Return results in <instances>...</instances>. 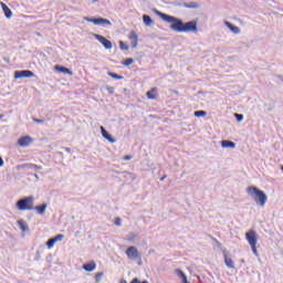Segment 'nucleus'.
<instances>
[{"label": "nucleus", "mask_w": 283, "mask_h": 283, "mask_svg": "<svg viewBox=\"0 0 283 283\" xmlns=\"http://www.w3.org/2000/svg\"><path fill=\"white\" fill-rule=\"evenodd\" d=\"M154 12L155 14H157V17H160V19L166 23H171L170 30H172L174 32H182V28L185 27V22L182 21V19L176 18L167 13H163L158 9H154Z\"/></svg>", "instance_id": "f257e3e1"}, {"label": "nucleus", "mask_w": 283, "mask_h": 283, "mask_svg": "<svg viewBox=\"0 0 283 283\" xmlns=\"http://www.w3.org/2000/svg\"><path fill=\"white\" fill-rule=\"evenodd\" d=\"M247 193L248 196H251V198L259 207H264L266 205V201L269 200V197L266 196L264 190H261L255 186L248 187Z\"/></svg>", "instance_id": "f03ea898"}, {"label": "nucleus", "mask_w": 283, "mask_h": 283, "mask_svg": "<svg viewBox=\"0 0 283 283\" xmlns=\"http://www.w3.org/2000/svg\"><path fill=\"white\" fill-rule=\"evenodd\" d=\"M18 211H34V196L24 197L15 202Z\"/></svg>", "instance_id": "7ed1b4c3"}, {"label": "nucleus", "mask_w": 283, "mask_h": 283, "mask_svg": "<svg viewBox=\"0 0 283 283\" xmlns=\"http://www.w3.org/2000/svg\"><path fill=\"white\" fill-rule=\"evenodd\" d=\"M125 253H126L128 260L136 261V260H140V258H142V254L138 252V248L134 247V245L128 247L126 249Z\"/></svg>", "instance_id": "20e7f679"}, {"label": "nucleus", "mask_w": 283, "mask_h": 283, "mask_svg": "<svg viewBox=\"0 0 283 283\" xmlns=\"http://www.w3.org/2000/svg\"><path fill=\"white\" fill-rule=\"evenodd\" d=\"M88 23H94V25H112V21L105 18H84Z\"/></svg>", "instance_id": "39448f33"}, {"label": "nucleus", "mask_w": 283, "mask_h": 283, "mask_svg": "<svg viewBox=\"0 0 283 283\" xmlns=\"http://www.w3.org/2000/svg\"><path fill=\"white\" fill-rule=\"evenodd\" d=\"M182 32H198V21L184 22Z\"/></svg>", "instance_id": "423d86ee"}, {"label": "nucleus", "mask_w": 283, "mask_h": 283, "mask_svg": "<svg viewBox=\"0 0 283 283\" xmlns=\"http://www.w3.org/2000/svg\"><path fill=\"white\" fill-rule=\"evenodd\" d=\"M94 36L96 41H98L99 43H102V45H104L105 50H112V48H114V45L112 44V41L107 40V38L101 34H95Z\"/></svg>", "instance_id": "0eeeda50"}, {"label": "nucleus", "mask_w": 283, "mask_h": 283, "mask_svg": "<svg viewBox=\"0 0 283 283\" xmlns=\"http://www.w3.org/2000/svg\"><path fill=\"white\" fill-rule=\"evenodd\" d=\"M34 76V72L30 70H22L14 72V78H32Z\"/></svg>", "instance_id": "6e6552de"}, {"label": "nucleus", "mask_w": 283, "mask_h": 283, "mask_svg": "<svg viewBox=\"0 0 283 283\" xmlns=\"http://www.w3.org/2000/svg\"><path fill=\"white\" fill-rule=\"evenodd\" d=\"M245 240H248L250 247L253 244H258V234L255 230H250L245 233Z\"/></svg>", "instance_id": "1a4fd4ad"}, {"label": "nucleus", "mask_w": 283, "mask_h": 283, "mask_svg": "<svg viewBox=\"0 0 283 283\" xmlns=\"http://www.w3.org/2000/svg\"><path fill=\"white\" fill-rule=\"evenodd\" d=\"M64 235L63 234H57L46 241V247L48 249H52L56 242H61L63 240Z\"/></svg>", "instance_id": "9d476101"}, {"label": "nucleus", "mask_w": 283, "mask_h": 283, "mask_svg": "<svg viewBox=\"0 0 283 283\" xmlns=\"http://www.w3.org/2000/svg\"><path fill=\"white\" fill-rule=\"evenodd\" d=\"M99 129H101V134H102L103 138L108 140V143H116V138H114L112 136V134H109V132H107V129H105L104 126H101Z\"/></svg>", "instance_id": "9b49d317"}, {"label": "nucleus", "mask_w": 283, "mask_h": 283, "mask_svg": "<svg viewBox=\"0 0 283 283\" xmlns=\"http://www.w3.org/2000/svg\"><path fill=\"white\" fill-rule=\"evenodd\" d=\"M34 139H32V137L30 136H23L18 140V145L20 147H28L29 145H31V143H33Z\"/></svg>", "instance_id": "f8f14e48"}, {"label": "nucleus", "mask_w": 283, "mask_h": 283, "mask_svg": "<svg viewBox=\"0 0 283 283\" xmlns=\"http://www.w3.org/2000/svg\"><path fill=\"white\" fill-rule=\"evenodd\" d=\"M224 264L228 269H235V264L233 263V259L229 258V252L223 251Z\"/></svg>", "instance_id": "ddd939ff"}, {"label": "nucleus", "mask_w": 283, "mask_h": 283, "mask_svg": "<svg viewBox=\"0 0 283 283\" xmlns=\"http://www.w3.org/2000/svg\"><path fill=\"white\" fill-rule=\"evenodd\" d=\"M128 39L130 40L132 48H138V34H136V31H130Z\"/></svg>", "instance_id": "4468645a"}, {"label": "nucleus", "mask_w": 283, "mask_h": 283, "mask_svg": "<svg viewBox=\"0 0 283 283\" xmlns=\"http://www.w3.org/2000/svg\"><path fill=\"white\" fill-rule=\"evenodd\" d=\"M82 269L87 273H92V271H96V262L90 261L88 263H84Z\"/></svg>", "instance_id": "2eb2a0df"}, {"label": "nucleus", "mask_w": 283, "mask_h": 283, "mask_svg": "<svg viewBox=\"0 0 283 283\" xmlns=\"http://www.w3.org/2000/svg\"><path fill=\"white\" fill-rule=\"evenodd\" d=\"M224 25L232 32V34H240L241 32V30L230 21H224Z\"/></svg>", "instance_id": "dca6fc26"}, {"label": "nucleus", "mask_w": 283, "mask_h": 283, "mask_svg": "<svg viewBox=\"0 0 283 283\" xmlns=\"http://www.w3.org/2000/svg\"><path fill=\"white\" fill-rule=\"evenodd\" d=\"M221 147L223 149H235V142L223 139L221 140Z\"/></svg>", "instance_id": "f3484780"}, {"label": "nucleus", "mask_w": 283, "mask_h": 283, "mask_svg": "<svg viewBox=\"0 0 283 283\" xmlns=\"http://www.w3.org/2000/svg\"><path fill=\"white\" fill-rule=\"evenodd\" d=\"M56 72H60L61 74H69V76H73L74 72L70 70L69 67H65L63 65H55Z\"/></svg>", "instance_id": "a211bd4d"}, {"label": "nucleus", "mask_w": 283, "mask_h": 283, "mask_svg": "<svg viewBox=\"0 0 283 283\" xmlns=\"http://www.w3.org/2000/svg\"><path fill=\"white\" fill-rule=\"evenodd\" d=\"M45 209H48V203H42L40 206H33V211H36L39 216H44L45 214Z\"/></svg>", "instance_id": "6ab92c4d"}, {"label": "nucleus", "mask_w": 283, "mask_h": 283, "mask_svg": "<svg viewBox=\"0 0 283 283\" xmlns=\"http://www.w3.org/2000/svg\"><path fill=\"white\" fill-rule=\"evenodd\" d=\"M17 222L21 231H23V233H27V231H30V227L28 226V222H25L24 220H18Z\"/></svg>", "instance_id": "aec40b11"}, {"label": "nucleus", "mask_w": 283, "mask_h": 283, "mask_svg": "<svg viewBox=\"0 0 283 283\" xmlns=\"http://www.w3.org/2000/svg\"><path fill=\"white\" fill-rule=\"evenodd\" d=\"M1 8L3 10L4 17L12 19V10H10L6 3L1 2Z\"/></svg>", "instance_id": "412c9836"}, {"label": "nucleus", "mask_w": 283, "mask_h": 283, "mask_svg": "<svg viewBox=\"0 0 283 283\" xmlns=\"http://www.w3.org/2000/svg\"><path fill=\"white\" fill-rule=\"evenodd\" d=\"M184 8H189L191 10H198V8H200V4H198L197 2H184Z\"/></svg>", "instance_id": "4be33fe9"}, {"label": "nucleus", "mask_w": 283, "mask_h": 283, "mask_svg": "<svg viewBox=\"0 0 283 283\" xmlns=\"http://www.w3.org/2000/svg\"><path fill=\"white\" fill-rule=\"evenodd\" d=\"M143 21H144L145 25H148L149 28H151V25H154V19H151V17H149L148 14L143 15Z\"/></svg>", "instance_id": "5701e85b"}, {"label": "nucleus", "mask_w": 283, "mask_h": 283, "mask_svg": "<svg viewBox=\"0 0 283 283\" xmlns=\"http://www.w3.org/2000/svg\"><path fill=\"white\" fill-rule=\"evenodd\" d=\"M147 98H149V101H156V88H151L150 91H148L146 93Z\"/></svg>", "instance_id": "b1692460"}, {"label": "nucleus", "mask_w": 283, "mask_h": 283, "mask_svg": "<svg viewBox=\"0 0 283 283\" xmlns=\"http://www.w3.org/2000/svg\"><path fill=\"white\" fill-rule=\"evenodd\" d=\"M136 238H138V234L134 233V232H129L127 235H126V240L128 242H134V240H136Z\"/></svg>", "instance_id": "393cba45"}, {"label": "nucleus", "mask_w": 283, "mask_h": 283, "mask_svg": "<svg viewBox=\"0 0 283 283\" xmlns=\"http://www.w3.org/2000/svg\"><path fill=\"white\" fill-rule=\"evenodd\" d=\"M108 76H111V78H115L116 81H123V76L114 72H108Z\"/></svg>", "instance_id": "a878e982"}, {"label": "nucleus", "mask_w": 283, "mask_h": 283, "mask_svg": "<svg viewBox=\"0 0 283 283\" xmlns=\"http://www.w3.org/2000/svg\"><path fill=\"white\" fill-rule=\"evenodd\" d=\"M133 63H134V59L132 57H128L124 62H122V64L125 65V67H129V65H132Z\"/></svg>", "instance_id": "bb28decb"}, {"label": "nucleus", "mask_w": 283, "mask_h": 283, "mask_svg": "<svg viewBox=\"0 0 283 283\" xmlns=\"http://www.w3.org/2000/svg\"><path fill=\"white\" fill-rule=\"evenodd\" d=\"M20 167L21 169H34V167H36V164H24Z\"/></svg>", "instance_id": "cd10ccee"}, {"label": "nucleus", "mask_w": 283, "mask_h": 283, "mask_svg": "<svg viewBox=\"0 0 283 283\" xmlns=\"http://www.w3.org/2000/svg\"><path fill=\"white\" fill-rule=\"evenodd\" d=\"M207 114V111H196L195 112V116L197 118H202V116H205Z\"/></svg>", "instance_id": "c85d7f7f"}, {"label": "nucleus", "mask_w": 283, "mask_h": 283, "mask_svg": "<svg viewBox=\"0 0 283 283\" xmlns=\"http://www.w3.org/2000/svg\"><path fill=\"white\" fill-rule=\"evenodd\" d=\"M234 118H237L238 123H242V120H244V115L240 113H234Z\"/></svg>", "instance_id": "c756f323"}, {"label": "nucleus", "mask_w": 283, "mask_h": 283, "mask_svg": "<svg viewBox=\"0 0 283 283\" xmlns=\"http://www.w3.org/2000/svg\"><path fill=\"white\" fill-rule=\"evenodd\" d=\"M176 273L178 275V277H180L181 280H185V277H187V274H185V272H182V270L177 269Z\"/></svg>", "instance_id": "7c9ffc66"}, {"label": "nucleus", "mask_w": 283, "mask_h": 283, "mask_svg": "<svg viewBox=\"0 0 283 283\" xmlns=\"http://www.w3.org/2000/svg\"><path fill=\"white\" fill-rule=\"evenodd\" d=\"M103 272H98V273H96L95 274V282L96 283H99L101 282V280H103Z\"/></svg>", "instance_id": "2f4dec72"}, {"label": "nucleus", "mask_w": 283, "mask_h": 283, "mask_svg": "<svg viewBox=\"0 0 283 283\" xmlns=\"http://www.w3.org/2000/svg\"><path fill=\"white\" fill-rule=\"evenodd\" d=\"M114 224H115L116 227H120V226L123 224V220L120 219V217H116V218H115Z\"/></svg>", "instance_id": "473e14b6"}, {"label": "nucleus", "mask_w": 283, "mask_h": 283, "mask_svg": "<svg viewBox=\"0 0 283 283\" xmlns=\"http://www.w3.org/2000/svg\"><path fill=\"white\" fill-rule=\"evenodd\" d=\"M119 48L120 50H129V45H127L125 42L119 41Z\"/></svg>", "instance_id": "72a5a7b5"}, {"label": "nucleus", "mask_w": 283, "mask_h": 283, "mask_svg": "<svg viewBox=\"0 0 283 283\" xmlns=\"http://www.w3.org/2000/svg\"><path fill=\"white\" fill-rule=\"evenodd\" d=\"M33 123H38L39 125H42L43 123H45V119H39L36 117L32 118Z\"/></svg>", "instance_id": "f704fd0d"}, {"label": "nucleus", "mask_w": 283, "mask_h": 283, "mask_svg": "<svg viewBox=\"0 0 283 283\" xmlns=\"http://www.w3.org/2000/svg\"><path fill=\"white\" fill-rule=\"evenodd\" d=\"M251 247V250H252V253H254V255H259V253H258V247H256V244H253V245H250Z\"/></svg>", "instance_id": "c9c22d12"}, {"label": "nucleus", "mask_w": 283, "mask_h": 283, "mask_svg": "<svg viewBox=\"0 0 283 283\" xmlns=\"http://www.w3.org/2000/svg\"><path fill=\"white\" fill-rule=\"evenodd\" d=\"M108 94H114V86H106Z\"/></svg>", "instance_id": "e433bc0d"}, {"label": "nucleus", "mask_w": 283, "mask_h": 283, "mask_svg": "<svg viewBox=\"0 0 283 283\" xmlns=\"http://www.w3.org/2000/svg\"><path fill=\"white\" fill-rule=\"evenodd\" d=\"M63 149L66 150L67 154H72V148H70V147H64Z\"/></svg>", "instance_id": "4c0bfd02"}, {"label": "nucleus", "mask_w": 283, "mask_h": 283, "mask_svg": "<svg viewBox=\"0 0 283 283\" xmlns=\"http://www.w3.org/2000/svg\"><path fill=\"white\" fill-rule=\"evenodd\" d=\"M123 159H124V160H132V156H130V155H126V156H124Z\"/></svg>", "instance_id": "58836bf2"}, {"label": "nucleus", "mask_w": 283, "mask_h": 283, "mask_svg": "<svg viewBox=\"0 0 283 283\" xmlns=\"http://www.w3.org/2000/svg\"><path fill=\"white\" fill-rule=\"evenodd\" d=\"M137 261H138V265L143 266V256H140V260H137Z\"/></svg>", "instance_id": "ea45409f"}, {"label": "nucleus", "mask_w": 283, "mask_h": 283, "mask_svg": "<svg viewBox=\"0 0 283 283\" xmlns=\"http://www.w3.org/2000/svg\"><path fill=\"white\" fill-rule=\"evenodd\" d=\"M34 169H36V170H41V169H43V167H42V166L36 165V167H34Z\"/></svg>", "instance_id": "a19ab883"}, {"label": "nucleus", "mask_w": 283, "mask_h": 283, "mask_svg": "<svg viewBox=\"0 0 283 283\" xmlns=\"http://www.w3.org/2000/svg\"><path fill=\"white\" fill-rule=\"evenodd\" d=\"M0 167H3V158L0 157Z\"/></svg>", "instance_id": "79ce46f5"}, {"label": "nucleus", "mask_w": 283, "mask_h": 283, "mask_svg": "<svg viewBox=\"0 0 283 283\" xmlns=\"http://www.w3.org/2000/svg\"><path fill=\"white\" fill-rule=\"evenodd\" d=\"M182 283H189V281L187 280V276L185 279H181Z\"/></svg>", "instance_id": "37998d69"}, {"label": "nucleus", "mask_w": 283, "mask_h": 283, "mask_svg": "<svg viewBox=\"0 0 283 283\" xmlns=\"http://www.w3.org/2000/svg\"><path fill=\"white\" fill-rule=\"evenodd\" d=\"M35 180H39V175L38 174H33Z\"/></svg>", "instance_id": "c03bdc74"}, {"label": "nucleus", "mask_w": 283, "mask_h": 283, "mask_svg": "<svg viewBox=\"0 0 283 283\" xmlns=\"http://www.w3.org/2000/svg\"><path fill=\"white\" fill-rule=\"evenodd\" d=\"M167 178V175H164L161 178H160V181L165 180Z\"/></svg>", "instance_id": "a18cd8bd"}, {"label": "nucleus", "mask_w": 283, "mask_h": 283, "mask_svg": "<svg viewBox=\"0 0 283 283\" xmlns=\"http://www.w3.org/2000/svg\"><path fill=\"white\" fill-rule=\"evenodd\" d=\"M120 283H127V280L122 279V280H120Z\"/></svg>", "instance_id": "49530a36"}, {"label": "nucleus", "mask_w": 283, "mask_h": 283, "mask_svg": "<svg viewBox=\"0 0 283 283\" xmlns=\"http://www.w3.org/2000/svg\"><path fill=\"white\" fill-rule=\"evenodd\" d=\"M101 0H92V3H98Z\"/></svg>", "instance_id": "de8ad7c7"}, {"label": "nucleus", "mask_w": 283, "mask_h": 283, "mask_svg": "<svg viewBox=\"0 0 283 283\" xmlns=\"http://www.w3.org/2000/svg\"><path fill=\"white\" fill-rule=\"evenodd\" d=\"M140 283H149V281H147V280H144V281H142Z\"/></svg>", "instance_id": "09e8293b"}, {"label": "nucleus", "mask_w": 283, "mask_h": 283, "mask_svg": "<svg viewBox=\"0 0 283 283\" xmlns=\"http://www.w3.org/2000/svg\"><path fill=\"white\" fill-rule=\"evenodd\" d=\"M57 154H59V156H63V153H61V151H59Z\"/></svg>", "instance_id": "8fccbe9b"}, {"label": "nucleus", "mask_w": 283, "mask_h": 283, "mask_svg": "<svg viewBox=\"0 0 283 283\" xmlns=\"http://www.w3.org/2000/svg\"><path fill=\"white\" fill-rule=\"evenodd\" d=\"M3 118V115H0V119Z\"/></svg>", "instance_id": "3c124183"}, {"label": "nucleus", "mask_w": 283, "mask_h": 283, "mask_svg": "<svg viewBox=\"0 0 283 283\" xmlns=\"http://www.w3.org/2000/svg\"><path fill=\"white\" fill-rule=\"evenodd\" d=\"M281 171H283V166H281Z\"/></svg>", "instance_id": "603ef678"}]
</instances>
